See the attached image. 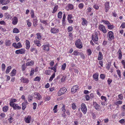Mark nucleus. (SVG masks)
<instances>
[{
    "label": "nucleus",
    "instance_id": "obj_10",
    "mask_svg": "<svg viewBox=\"0 0 125 125\" xmlns=\"http://www.w3.org/2000/svg\"><path fill=\"white\" fill-rule=\"evenodd\" d=\"M20 80L21 82L22 83L26 84H28L29 82L28 79L23 77H21V78Z\"/></svg>",
    "mask_w": 125,
    "mask_h": 125
},
{
    "label": "nucleus",
    "instance_id": "obj_26",
    "mask_svg": "<svg viewBox=\"0 0 125 125\" xmlns=\"http://www.w3.org/2000/svg\"><path fill=\"white\" fill-rule=\"evenodd\" d=\"M34 42L35 44L38 47H40L41 46L40 41L39 40H35L34 41Z\"/></svg>",
    "mask_w": 125,
    "mask_h": 125
},
{
    "label": "nucleus",
    "instance_id": "obj_43",
    "mask_svg": "<svg viewBox=\"0 0 125 125\" xmlns=\"http://www.w3.org/2000/svg\"><path fill=\"white\" fill-rule=\"evenodd\" d=\"M26 22L27 23V24L28 27H30L31 26L32 23L31 22H30L29 19L26 20Z\"/></svg>",
    "mask_w": 125,
    "mask_h": 125
},
{
    "label": "nucleus",
    "instance_id": "obj_6",
    "mask_svg": "<svg viewBox=\"0 0 125 125\" xmlns=\"http://www.w3.org/2000/svg\"><path fill=\"white\" fill-rule=\"evenodd\" d=\"M67 91L65 87L61 88L58 93V96H60L64 94Z\"/></svg>",
    "mask_w": 125,
    "mask_h": 125
},
{
    "label": "nucleus",
    "instance_id": "obj_35",
    "mask_svg": "<svg viewBox=\"0 0 125 125\" xmlns=\"http://www.w3.org/2000/svg\"><path fill=\"white\" fill-rule=\"evenodd\" d=\"M62 12L61 11H59L57 14V17L58 18L61 19L62 18Z\"/></svg>",
    "mask_w": 125,
    "mask_h": 125
},
{
    "label": "nucleus",
    "instance_id": "obj_24",
    "mask_svg": "<svg viewBox=\"0 0 125 125\" xmlns=\"http://www.w3.org/2000/svg\"><path fill=\"white\" fill-rule=\"evenodd\" d=\"M98 73H96L93 75V78L94 80L96 81L98 80Z\"/></svg>",
    "mask_w": 125,
    "mask_h": 125
},
{
    "label": "nucleus",
    "instance_id": "obj_61",
    "mask_svg": "<svg viewBox=\"0 0 125 125\" xmlns=\"http://www.w3.org/2000/svg\"><path fill=\"white\" fill-rule=\"evenodd\" d=\"M118 96L120 100H122L123 98V96L122 94H121L118 95Z\"/></svg>",
    "mask_w": 125,
    "mask_h": 125
},
{
    "label": "nucleus",
    "instance_id": "obj_55",
    "mask_svg": "<svg viewBox=\"0 0 125 125\" xmlns=\"http://www.w3.org/2000/svg\"><path fill=\"white\" fill-rule=\"evenodd\" d=\"M33 96L31 95H29L28 97V101L31 102L32 100Z\"/></svg>",
    "mask_w": 125,
    "mask_h": 125
},
{
    "label": "nucleus",
    "instance_id": "obj_32",
    "mask_svg": "<svg viewBox=\"0 0 125 125\" xmlns=\"http://www.w3.org/2000/svg\"><path fill=\"white\" fill-rule=\"evenodd\" d=\"M58 5L55 6L53 9V10L52 12V13H55L57 10L58 9Z\"/></svg>",
    "mask_w": 125,
    "mask_h": 125
},
{
    "label": "nucleus",
    "instance_id": "obj_5",
    "mask_svg": "<svg viewBox=\"0 0 125 125\" xmlns=\"http://www.w3.org/2000/svg\"><path fill=\"white\" fill-rule=\"evenodd\" d=\"M98 29L99 30L104 33H107V31L104 26L102 24H100L99 25Z\"/></svg>",
    "mask_w": 125,
    "mask_h": 125
},
{
    "label": "nucleus",
    "instance_id": "obj_63",
    "mask_svg": "<svg viewBox=\"0 0 125 125\" xmlns=\"http://www.w3.org/2000/svg\"><path fill=\"white\" fill-rule=\"evenodd\" d=\"M121 63L123 66V67L125 69V60H122L121 62Z\"/></svg>",
    "mask_w": 125,
    "mask_h": 125
},
{
    "label": "nucleus",
    "instance_id": "obj_56",
    "mask_svg": "<svg viewBox=\"0 0 125 125\" xmlns=\"http://www.w3.org/2000/svg\"><path fill=\"white\" fill-rule=\"evenodd\" d=\"M41 79V78L37 76L34 79V81L39 82L40 81Z\"/></svg>",
    "mask_w": 125,
    "mask_h": 125
},
{
    "label": "nucleus",
    "instance_id": "obj_2",
    "mask_svg": "<svg viewBox=\"0 0 125 125\" xmlns=\"http://www.w3.org/2000/svg\"><path fill=\"white\" fill-rule=\"evenodd\" d=\"M75 45L78 48L80 49L83 47V44L80 39L76 40L75 42Z\"/></svg>",
    "mask_w": 125,
    "mask_h": 125
},
{
    "label": "nucleus",
    "instance_id": "obj_23",
    "mask_svg": "<svg viewBox=\"0 0 125 125\" xmlns=\"http://www.w3.org/2000/svg\"><path fill=\"white\" fill-rule=\"evenodd\" d=\"M12 42L10 40L7 39L5 41V44L6 46H10L11 45Z\"/></svg>",
    "mask_w": 125,
    "mask_h": 125
},
{
    "label": "nucleus",
    "instance_id": "obj_59",
    "mask_svg": "<svg viewBox=\"0 0 125 125\" xmlns=\"http://www.w3.org/2000/svg\"><path fill=\"white\" fill-rule=\"evenodd\" d=\"M66 63H63L62 66V69L63 70H65V68H66Z\"/></svg>",
    "mask_w": 125,
    "mask_h": 125
},
{
    "label": "nucleus",
    "instance_id": "obj_52",
    "mask_svg": "<svg viewBox=\"0 0 125 125\" xmlns=\"http://www.w3.org/2000/svg\"><path fill=\"white\" fill-rule=\"evenodd\" d=\"M116 72H117V74L118 75V76L119 77V78H120L121 77L120 71L118 69L116 70Z\"/></svg>",
    "mask_w": 125,
    "mask_h": 125
},
{
    "label": "nucleus",
    "instance_id": "obj_54",
    "mask_svg": "<svg viewBox=\"0 0 125 125\" xmlns=\"http://www.w3.org/2000/svg\"><path fill=\"white\" fill-rule=\"evenodd\" d=\"M5 67L6 66L5 64L4 63L2 64L1 66V68L2 71H5Z\"/></svg>",
    "mask_w": 125,
    "mask_h": 125
},
{
    "label": "nucleus",
    "instance_id": "obj_17",
    "mask_svg": "<svg viewBox=\"0 0 125 125\" xmlns=\"http://www.w3.org/2000/svg\"><path fill=\"white\" fill-rule=\"evenodd\" d=\"M74 6L73 5L70 3L68 4L67 6L66 7V9L67 11L72 10Z\"/></svg>",
    "mask_w": 125,
    "mask_h": 125
},
{
    "label": "nucleus",
    "instance_id": "obj_60",
    "mask_svg": "<svg viewBox=\"0 0 125 125\" xmlns=\"http://www.w3.org/2000/svg\"><path fill=\"white\" fill-rule=\"evenodd\" d=\"M0 2L2 5H5L7 4L5 2V0H0Z\"/></svg>",
    "mask_w": 125,
    "mask_h": 125
},
{
    "label": "nucleus",
    "instance_id": "obj_21",
    "mask_svg": "<svg viewBox=\"0 0 125 125\" xmlns=\"http://www.w3.org/2000/svg\"><path fill=\"white\" fill-rule=\"evenodd\" d=\"M28 104L27 101H25L24 102H23L21 104L22 106V109L23 110H24L26 107L27 105Z\"/></svg>",
    "mask_w": 125,
    "mask_h": 125
},
{
    "label": "nucleus",
    "instance_id": "obj_50",
    "mask_svg": "<svg viewBox=\"0 0 125 125\" xmlns=\"http://www.w3.org/2000/svg\"><path fill=\"white\" fill-rule=\"evenodd\" d=\"M122 101L120 100L116 102L115 103V104L117 106H118V105L121 104L122 103Z\"/></svg>",
    "mask_w": 125,
    "mask_h": 125
},
{
    "label": "nucleus",
    "instance_id": "obj_25",
    "mask_svg": "<svg viewBox=\"0 0 125 125\" xmlns=\"http://www.w3.org/2000/svg\"><path fill=\"white\" fill-rule=\"evenodd\" d=\"M103 55L101 52H99L98 57V60L99 61L102 60L103 59Z\"/></svg>",
    "mask_w": 125,
    "mask_h": 125
},
{
    "label": "nucleus",
    "instance_id": "obj_57",
    "mask_svg": "<svg viewBox=\"0 0 125 125\" xmlns=\"http://www.w3.org/2000/svg\"><path fill=\"white\" fill-rule=\"evenodd\" d=\"M51 69L54 71V73H55L56 72V65H55L54 67H51Z\"/></svg>",
    "mask_w": 125,
    "mask_h": 125
},
{
    "label": "nucleus",
    "instance_id": "obj_62",
    "mask_svg": "<svg viewBox=\"0 0 125 125\" xmlns=\"http://www.w3.org/2000/svg\"><path fill=\"white\" fill-rule=\"evenodd\" d=\"M61 109L62 111L63 112H65L66 109L65 106L64 105H63V106L61 108Z\"/></svg>",
    "mask_w": 125,
    "mask_h": 125
},
{
    "label": "nucleus",
    "instance_id": "obj_53",
    "mask_svg": "<svg viewBox=\"0 0 125 125\" xmlns=\"http://www.w3.org/2000/svg\"><path fill=\"white\" fill-rule=\"evenodd\" d=\"M92 9L90 7H88L87 8V11L86 12V13L88 15L89 13L91 11Z\"/></svg>",
    "mask_w": 125,
    "mask_h": 125
},
{
    "label": "nucleus",
    "instance_id": "obj_47",
    "mask_svg": "<svg viewBox=\"0 0 125 125\" xmlns=\"http://www.w3.org/2000/svg\"><path fill=\"white\" fill-rule=\"evenodd\" d=\"M38 20L37 19H34V21L33 23V25L34 27H36L37 25V22Z\"/></svg>",
    "mask_w": 125,
    "mask_h": 125
},
{
    "label": "nucleus",
    "instance_id": "obj_8",
    "mask_svg": "<svg viewBox=\"0 0 125 125\" xmlns=\"http://www.w3.org/2000/svg\"><path fill=\"white\" fill-rule=\"evenodd\" d=\"M10 105L13 107L14 110H20L21 109V107L19 106L18 104L15 103L13 104H11Z\"/></svg>",
    "mask_w": 125,
    "mask_h": 125
},
{
    "label": "nucleus",
    "instance_id": "obj_22",
    "mask_svg": "<svg viewBox=\"0 0 125 125\" xmlns=\"http://www.w3.org/2000/svg\"><path fill=\"white\" fill-rule=\"evenodd\" d=\"M4 16L5 19L7 20L10 19L11 18L10 15L9 14L8 12L5 13L4 14Z\"/></svg>",
    "mask_w": 125,
    "mask_h": 125
},
{
    "label": "nucleus",
    "instance_id": "obj_9",
    "mask_svg": "<svg viewBox=\"0 0 125 125\" xmlns=\"http://www.w3.org/2000/svg\"><path fill=\"white\" fill-rule=\"evenodd\" d=\"M25 50L24 49L21 48L16 50L15 52V53L17 54H24L25 53Z\"/></svg>",
    "mask_w": 125,
    "mask_h": 125
},
{
    "label": "nucleus",
    "instance_id": "obj_64",
    "mask_svg": "<svg viewBox=\"0 0 125 125\" xmlns=\"http://www.w3.org/2000/svg\"><path fill=\"white\" fill-rule=\"evenodd\" d=\"M112 81V80L110 78H108L107 80V82L109 85H110Z\"/></svg>",
    "mask_w": 125,
    "mask_h": 125
},
{
    "label": "nucleus",
    "instance_id": "obj_37",
    "mask_svg": "<svg viewBox=\"0 0 125 125\" xmlns=\"http://www.w3.org/2000/svg\"><path fill=\"white\" fill-rule=\"evenodd\" d=\"M30 13L31 15V18H34V11L32 9L31 10Z\"/></svg>",
    "mask_w": 125,
    "mask_h": 125
},
{
    "label": "nucleus",
    "instance_id": "obj_29",
    "mask_svg": "<svg viewBox=\"0 0 125 125\" xmlns=\"http://www.w3.org/2000/svg\"><path fill=\"white\" fill-rule=\"evenodd\" d=\"M118 58L120 60L122 59V52L120 50V49L118 51Z\"/></svg>",
    "mask_w": 125,
    "mask_h": 125
},
{
    "label": "nucleus",
    "instance_id": "obj_36",
    "mask_svg": "<svg viewBox=\"0 0 125 125\" xmlns=\"http://www.w3.org/2000/svg\"><path fill=\"white\" fill-rule=\"evenodd\" d=\"M55 73H54L53 74L51 75V77H50L49 81H52V80L53 78H55Z\"/></svg>",
    "mask_w": 125,
    "mask_h": 125
},
{
    "label": "nucleus",
    "instance_id": "obj_12",
    "mask_svg": "<svg viewBox=\"0 0 125 125\" xmlns=\"http://www.w3.org/2000/svg\"><path fill=\"white\" fill-rule=\"evenodd\" d=\"M92 39L94 43L95 42L98 41V33H95L92 35Z\"/></svg>",
    "mask_w": 125,
    "mask_h": 125
},
{
    "label": "nucleus",
    "instance_id": "obj_49",
    "mask_svg": "<svg viewBox=\"0 0 125 125\" xmlns=\"http://www.w3.org/2000/svg\"><path fill=\"white\" fill-rule=\"evenodd\" d=\"M47 20H40V21L43 24H45V25H47L48 24V23L47 22Z\"/></svg>",
    "mask_w": 125,
    "mask_h": 125
},
{
    "label": "nucleus",
    "instance_id": "obj_51",
    "mask_svg": "<svg viewBox=\"0 0 125 125\" xmlns=\"http://www.w3.org/2000/svg\"><path fill=\"white\" fill-rule=\"evenodd\" d=\"M34 69L33 68H31L30 74V76H32L34 74Z\"/></svg>",
    "mask_w": 125,
    "mask_h": 125
},
{
    "label": "nucleus",
    "instance_id": "obj_58",
    "mask_svg": "<svg viewBox=\"0 0 125 125\" xmlns=\"http://www.w3.org/2000/svg\"><path fill=\"white\" fill-rule=\"evenodd\" d=\"M73 30V28L72 26H70L68 27L67 28L68 31V32H70L72 31Z\"/></svg>",
    "mask_w": 125,
    "mask_h": 125
},
{
    "label": "nucleus",
    "instance_id": "obj_30",
    "mask_svg": "<svg viewBox=\"0 0 125 125\" xmlns=\"http://www.w3.org/2000/svg\"><path fill=\"white\" fill-rule=\"evenodd\" d=\"M16 71L15 69H13L10 73V75L13 76L16 75Z\"/></svg>",
    "mask_w": 125,
    "mask_h": 125
},
{
    "label": "nucleus",
    "instance_id": "obj_11",
    "mask_svg": "<svg viewBox=\"0 0 125 125\" xmlns=\"http://www.w3.org/2000/svg\"><path fill=\"white\" fill-rule=\"evenodd\" d=\"M49 44L48 43L46 45H43L42 46V50L46 52H48L50 50Z\"/></svg>",
    "mask_w": 125,
    "mask_h": 125
},
{
    "label": "nucleus",
    "instance_id": "obj_42",
    "mask_svg": "<svg viewBox=\"0 0 125 125\" xmlns=\"http://www.w3.org/2000/svg\"><path fill=\"white\" fill-rule=\"evenodd\" d=\"M12 68L11 66H10L7 67V69L6 71V73H8L10 71V70Z\"/></svg>",
    "mask_w": 125,
    "mask_h": 125
},
{
    "label": "nucleus",
    "instance_id": "obj_3",
    "mask_svg": "<svg viewBox=\"0 0 125 125\" xmlns=\"http://www.w3.org/2000/svg\"><path fill=\"white\" fill-rule=\"evenodd\" d=\"M107 36L108 39L109 41H111L114 39L115 37L113 31H110L107 33Z\"/></svg>",
    "mask_w": 125,
    "mask_h": 125
},
{
    "label": "nucleus",
    "instance_id": "obj_27",
    "mask_svg": "<svg viewBox=\"0 0 125 125\" xmlns=\"http://www.w3.org/2000/svg\"><path fill=\"white\" fill-rule=\"evenodd\" d=\"M35 97L36 99L38 100H40L42 98V97L40 94L38 93H36L35 94Z\"/></svg>",
    "mask_w": 125,
    "mask_h": 125
},
{
    "label": "nucleus",
    "instance_id": "obj_15",
    "mask_svg": "<svg viewBox=\"0 0 125 125\" xmlns=\"http://www.w3.org/2000/svg\"><path fill=\"white\" fill-rule=\"evenodd\" d=\"M51 32L53 34L57 33L59 31V30L57 28L54 27V28H51L50 30Z\"/></svg>",
    "mask_w": 125,
    "mask_h": 125
},
{
    "label": "nucleus",
    "instance_id": "obj_44",
    "mask_svg": "<svg viewBox=\"0 0 125 125\" xmlns=\"http://www.w3.org/2000/svg\"><path fill=\"white\" fill-rule=\"evenodd\" d=\"M84 5L83 3H81L78 5V7L80 10L82 9L84 7Z\"/></svg>",
    "mask_w": 125,
    "mask_h": 125
},
{
    "label": "nucleus",
    "instance_id": "obj_19",
    "mask_svg": "<svg viewBox=\"0 0 125 125\" xmlns=\"http://www.w3.org/2000/svg\"><path fill=\"white\" fill-rule=\"evenodd\" d=\"M81 19L82 20V24L83 26H87L88 24L87 21L84 18H82Z\"/></svg>",
    "mask_w": 125,
    "mask_h": 125
},
{
    "label": "nucleus",
    "instance_id": "obj_45",
    "mask_svg": "<svg viewBox=\"0 0 125 125\" xmlns=\"http://www.w3.org/2000/svg\"><path fill=\"white\" fill-rule=\"evenodd\" d=\"M87 52L88 55L90 56V55L92 53V52L91 49H87Z\"/></svg>",
    "mask_w": 125,
    "mask_h": 125
},
{
    "label": "nucleus",
    "instance_id": "obj_16",
    "mask_svg": "<svg viewBox=\"0 0 125 125\" xmlns=\"http://www.w3.org/2000/svg\"><path fill=\"white\" fill-rule=\"evenodd\" d=\"M93 105L95 109L98 110L100 111L101 109L100 106L97 103L95 102H94L93 103Z\"/></svg>",
    "mask_w": 125,
    "mask_h": 125
},
{
    "label": "nucleus",
    "instance_id": "obj_31",
    "mask_svg": "<svg viewBox=\"0 0 125 125\" xmlns=\"http://www.w3.org/2000/svg\"><path fill=\"white\" fill-rule=\"evenodd\" d=\"M30 51L31 52H34V53H36V54L37 53V50L35 48H31Z\"/></svg>",
    "mask_w": 125,
    "mask_h": 125
},
{
    "label": "nucleus",
    "instance_id": "obj_4",
    "mask_svg": "<svg viewBox=\"0 0 125 125\" xmlns=\"http://www.w3.org/2000/svg\"><path fill=\"white\" fill-rule=\"evenodd\" d=\"M81 109L82 112L84 114H85L87 113V109L85 104L84 103H82L81 105Z\"/></svg>",
    "mask_w": 125,
    "mask_h": 125
},
{
    "label": "nucleus",
    "instance_id": "obj_14",
    "mask_svg": "<svg viewBox=\"0 0 125 125\" xmlns=\"http://www.w3.org/2000/svg\"><path fill=\"white\" fill-rule=\"evenodd\" d=\"M31 116L30 115H28L25 117L24 119V121L26 123H30L31 121Z\"/></svg>",
    "mask_w": 125,
    "mask_h": 125
},
{
    "label": "nucleus",
    "instance_id": "obj_40",
    "mask_svg": "<svg viewBox=\"0 0 125 125\" xmlns=\"http://www.w3.org/2000/svg\"><path fill=\"white\" fill-rule=\"evenodd\" d=\"M72 54L74 55V56H77L80 54V53L78 52L77 50H75L73 51Z\"/></svg>",
    "mask_w": 125,
    "mask_h": 125
},
{
    "label": "nucleus",
    "instance_id": "obj_39",
    "mask_svg": "<svg viewBox=\"0 0 125 125\" xmlns=\"http://www.w3.org/2000/svg\"><path fill=\"white\" fill-rule=\"evenodd\" d=\"M17 101V100L16 99H11L10 101V105L11 104H15L14 103L16 102Z\"/></svg>",
    "mask_w": 125,
    "mask_h": 125
},
{
    "label": "nucleus",
    "instance_id": "obj_7",
    "mask_svg": "<svg viewBox=\"0 0 125 125\" xmlns=\"http://www.w3.org/2000/svg\"><path fill=\"white\" fill-rule=\"evenodd\" d=\"M104 9L106 12H107L110 9V2L108 1L105 2L104 4Z\"/></svg>",
    "mask_w": 125,
    "mask_h": 125
},
{
    "label": "nucleus",
    "instance_id": "obj_33",
    "mask_svg": "<svg viewBox=\"0 0 125 125\" xmlns=\"http://www.w3.org/2000/svg\"><path fill=\"white\" fill-rule=\"evenodd\" d=\"M9 107L7 106H5L2 108V109L4 112H6L8 110Z\"/></svg>",
    "mask_w": 125,
    "mask_h": 125
},
{
    "label": "nucleus",
    "instance_id": "obj_13",
    "mask_svg": "<svg viewBox=\"0 0 125 125\" xmlns=\"http://www.w3.org/2000/svg\"><path fill=\"white\" fill-rule=\"evenodd\" d=\"M79 86L77 85H75L73 86L71 88V92L73 93H74L78 90Z\"/></svg>",
    "mask_w": 125,
    "mask_h": 125
},
{
    "label": "nucleus",
    "instance_id": "obj_48",
    "mask_svg": "<svg viewBox=\"0 0 125 125\" xmlns=\"http://www.w3.org/2000/svg\"><path fill=\"white\" fill-rule=\"evenodd\" d=\"M36 35L37 36V39L39 40H40L41 39V33H37L36 34Z\"/></svg>",
    "mask_w": 125,
    "mask_h": 125
},
{
    "label": "nucleus",
    "instance_id": "obj_18",
    "mask_svg": "<svg viewBox=\"0 0 125 125\" xmlns=\"http://www.w3.org/2000/svg\"><path fill=\"white\" fill-rule=\"evenodd\" d=\"M25 45L26 49L27 50H29L30 47V42L28 40H26L25 41Z\"/></svg>",
    "mask_w": 125,
    "mask_h": 125
},
{
    "label": "nucleus",
    "instance_id": "obj_46",
    "mask_svg": "<svg viewBox=\"0 0 125 125\" xmlns=\"http://www.w3.org/2000/svg\"><path fill=\"white\" fill-rule=\"evenodd\" d=\"M66 16L65 14V13H64L63 15V17L62 19V23L63 24H65V20Z\"/></svg>",
    "mask_w": 125,
    "mask_h": 125
},
{
    "label": "nucleus",
    "instance_id": "obj_41",
    "mask_svg": "<svg viewBox=\"0 0 125 125\" xmlns=\"http://www.w3.org/2000/svg\"><path fill=\"white\" fill-rule=\"evenodd\" d=\"M67 77V76L66 75L63 76L60 80L61 82H64L65 81Z\"/></svg>",
    "mask_w": 125,
    "mask_h": 125
},
{
    "label": "nucleus",
    "instance_id": "obj_28",
    "mask_svg": "<svg viewBox=\"0 0 125 125\" xmlns=\"http://www.w3.org/2000/svg\"><path fill=\"white\" fill-rule=\"evenodd\" d=\"M34 64V61L31 60L26 63V65L28 66H32Z\"/></svg>",
    "mask_w": 125,
    "mask_h": 125
},
{
    "label": "nucleus",
    "instance_id": "obj_20",
    "mask_svg": "<svg viewBox=\"0 0 125 125\" xmlns=\"http://www.w3.org/2000/svg\"><path fill=\"white\" fill-rule=\"evenodd\" d=\"M12 23L14 25L17 24L18 22V19L16 17H14L12 19Z\"/></svg>",
    "mask_w": 125,
    "mask_h": 125
},
{
    "label": "nucleus",
    "instance_id": "obj_38",
    "mask_svg": "<svg viewBox=\"0 0 125 125\" xmlns=\"http://www.w3.org/2000/svg\"><path fill=\"white\" fill-rule=\"evenodd\" d=\"M20 32V31L17 28H14L13 30V32L14 33H18Z\"/></svg>",
    "mask_w": 125,
    "mask_h": 125
},
{
    "label": "nucleus",
    "instance_id": "obj_34",
    "mask_svg": "<svg viewBox=\"0 0 125 125\" xmlns=\"http://www.w3.org/2000/svg\"><path fill=\"white\" fill-rule=\"evenodd\" d=\"M27 66L25 64V63H24L21 66V69L22 71H24L27 68Z\"/></svg>",
    "mask_w": 125,
    "mask_h": 125
},
{
    "label": "nucleus",
    "instance_id": "obj_1",
    "mask_svg": "<svg viewBox=\"0 0 125 125\" xmlns=\"http://www.w3.org/2000/svg\"><path fill=\"white\" fill-rule=\"evenodd\" d=\"M101 21L103 22L105 24L107 25L108 29L109 30H111L114 29L115 26L113 24H111L107 20H102Z\"/></svg>",
    "mask_w": 125,
    "mask_h": 125
}]
</instances>
